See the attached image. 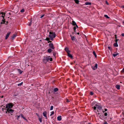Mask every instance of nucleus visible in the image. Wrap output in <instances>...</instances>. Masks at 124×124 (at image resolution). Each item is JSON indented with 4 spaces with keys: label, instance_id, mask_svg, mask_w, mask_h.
Wrapping results in <instances>:
<instances>
[{
    "label": "nucleus",
    "instance_id": "f257e3e1",
    "mask_svg": "<svg viewBox=\"0 0 124 124\" xmlns=\"http://www.w3.org/2000/svg\"><path fill=\"white\" fill-rule=\"evenodd\" d=\"M53 60L52 58H51L50 56L44 57L43 61V62L46 63L47 62L52 61Z\"/></svg>",
    "mask_w": 124,
    "mask_h": 124
},
{
    "label": "nucleus",
    "instance_id": "f03ea898",
    "mask_svg": "<svg viewBox=\"0 0 124 124\" xmlns=\"http://www.w3.org/2000/svg\"><path fill=\"white\" fill-rule=\"evenodd\" d=\"M49 33L50 34L48 35V36L50 38L51 40H53V39L55 37V34L54 33L51 31Z\"/></svg>",
    "mask_w": 124,
    "mask_h": 124
},
{
    "label": "nucleus",
    "instance_id": "7ed1b4c3",
    "mask_svg": "<svg viewBox=\"0 0 124 124\" xmlns=\"http://www.w3.org/2000/svg\"><path fill=\"white\" fill-rule=\"evenodd\" d=\"M13 106L12 103H9L6 105V108L7 109H10L12 108Z\"/></svg>",
    "mask_w": 124,
    "mask_h": 124
},
{
    "label": "nucleus",
    "instance_id": "20e7f679",
    "mask_svg": "<svg viewBox=\"0 0 124 124\" xmlns=\"http://www.w3.org/2000/svg\"><path fill=\"white\" fill-rule=\"evenodd\" d=\"M98 64L97 63L95 64V66H93L91 67L92 68L93 70H95L97 68Z\"/></svg>",
    "mask_w": 124,
    "mask_h": 124
},
{
    "label": "nucleus",
    "instance_id": "39448f33",
    "mask_svg": "<svg viewBox=\"0 0 124 124\" xmlns=\"http://www.w3.org/2000/svg\"><path fill=\"white\" fill-rule=\"evenodd\" d=\"M6 110L9 113H13L14 111V110H13L11 109H7Z\"/></svg>",
    "mask_w": 124,
    "mask_h": 124
},
{
    "label": "nucleus",
    "instance_id": "423d86ee",
    "mask_svg": "<svg viewBox=\"0 0 124 124\" xmlns=\"http://www.w3.org/2000/svg\"><path fill=\"white\" fill-rule=\"evenodd\" d=\"M49 46L50 48L52 49H54V47L53 44V43H51L49 44Z\"/></svg>",
    "mask_w": 124,
    "mask_h": 124
},
{
    "label": "nucleus",
    "instance_id": "0eeeda50",
    "mask_svg": "<svg viewBox=\"0 0 124 124\" xmlns=\"http://www.w3.org/2000/svg\"><path fill=\"white\" fill-rule=\"evenodd\" d=\"M11 33V32H9L6 35V37H5V39H7L8 37H9V36L10 34Z\"/></svg>",
    "mask_w": 124,
    "mask_h": 124
},
{
    "label": "nucleus",
    "instance_id": "6e6552de",
    "mask_svg": "<svg viewBox=\"0 0 124 124\" xmlns=\"http://www.w3.org/2000/svg\"><path fill=\"white\" fill-rule=\"evenodd\" d=\"M43 116L45 117H46V119H47V117L46 116V111H44V112L43 113Z\"/></svg>",
    "mask_w": 124,
    "mask_h": 124
},
{
    "label": "nucleus",
    "instance_id": "1a4fd4ad",
    "mask_svg": "<svg viewBox=\"0 0 124 124\" xmlns=\"http://www.w3.org/2000/svg\"><path fill=\"white\" fill-rule=\"evenodd\" d=\"M65 50L66 52L68 54V53L70 52V51L68 49V48L67 47H66L65 48Z\"/></svg>",
    "mask_w": 124,
    "mask_h": 124
},
{
    "label": "nucleus",
    "instance_id": "9d476101",
    "mask_svg": "<svg viewBox=\"0 0 124 124\" xmlns=\"http://www.w3.org/2000/svg\"><path fill=\"white\" fill-rule=\"evenodd\" d=\"M57 118V120L59 121H60L62 120L61 116H58Z\"/></svg>",
    "mask_w": 124,
    "mask_h": 124
},
{
    "label": "nucleus",
    "instance_id": "9b49d317",
    "mask_svg": "<svg viewBox=\"0 0 124 124\" xmlns=\"http://www.w3.org/2000/svg\"><path fill=\"white\" fill-rule=\"evenodd\" d=\"M96 106H97V108L99 109V110H101V107L100 106L98 105H96Z\"/></svg>",
    "mask_w": 124,
    "mask_h": 124
},
{
    "label": "nucleus",
    "instance_id": "f8f14e48",
    "mask_svg": "<svg viewBox=\"0 0 124 124\" xmlns=\"http://www.w3.org/2000/svg\"><path fill=\"white\" fill-rule=\"evenodd\" d=\"M70 36L71 37V39L72 40H75V38L74 36H72L71 35H70Z\"/></svg>",
    "mask_w": 124,
    "mask_h": 124
},
{
    "label": "nucleus",
    "instance_id": "ddd939ff",
    "mask_svg": "<svg viewBox=\"0 0 124 124\" xmlns=\"http://www.w3.org/2000/svg\"><path fill=\"white\" fill-rule=\"evenodd\" d=\"M85 4L86 5H91V3L90 2H85Z\"/></svg>",
    "mask_w": 124,
    "mask_h": 124
},
{
    "label": "nucleus",
    "instance_id": "4468645a",
    "mask_svg": "<svg viewBox=\"0 0 124 124\" xmlns=\"http://www.w3.org/2000/svg\"><path fill=\"white\" fill-rule=\"evenodd\" d=\"M20 115L22 117L23 119H25L26 121H27V119H26L25 118V117H24V116L22 114H21Z\"/></svg>",
    "mask_w": 124,
    "mask_h": 124
},
{
    "label": "nucleus",
    "instance_id": "2eb2a0df",
    "mask_svg": "<svg viewBox=\"0 0 124 124\" xmlns=\"http://www.w3.org/2000/svg\"><path fill=\"white\" fill-rule=\"evenodd\" d=\"M52 51V50L50 48L49 49L47 50V52L49 53H51Z\"/></svg>",
    "mask_w": 124,
    "mask_h": 124
},
{
    "label": "nucleus",
    "instance_id": "dca6fc26",
    "mask_svg": "<svg viewBox=\"0 0 124 124\" xmlns=\"http://www.w3.org/2000/svg\"><path fill=\"white\" fill-rule=\"evenodd\" d=\"M116 88L118 89H120V86L119 85H117L116 86Z\"/></svg>",
    "mask_w": 124,
    "mask_h": 124
},
{
    "label": "nucleus",
    "instance_id": "f3484780",
    "mask_svg": "<svg viewBox=\"0 0 124 124\" xmlns=\"http://www.w3.org/2000/svg\"><path fill=\"white\" fill-rule=\"evenodd\" d=\"M72 24L73 25L76 26L77 25V24L75 21H72Z\"/></svg>",
    "mask_w": 124,
    "mask_h": 124
},
{
    "label": "nucleus",
    "instance_id": "a211bd4d",
    "mask_svg": "<svg viewBox=\"0 0 124 124\" xmlns=\"http://www.w3.org/2000/svg\"><path fill=\"white\" fill-rule=\"evenodd\" d=\"M17 70L18 71V72L20 74H22V71L20 69H18Z\"/></svg>",
    "mask_w": 124,
    "mask_h": 124
},
{
    "label": "nucleus",
    "instance_id": "6ab92c4d",
    "mask_svg": "<svg viewBox=\"0 0 124 124\" xmlns=\"http://www.w3.org/2000/svg\"><path fill=\"white\" fill-rule=\"evenodd\" d=\"M68 55L69 57H70V58H72L73 56H72L69 53H68Z\"/></svg>",
    "mask_w": 124,
    "mask_h": 124
},
{
    "label": "nucleus",
    "instance_id": "aec40b11",
    "mask_svg": "<svg viewBox=\"0 0 124 124\" xmlns=\"http://www.w3.org/2000/svg\"><path fill=\"white\" fill-rule=\"evenodd\" d=\"M113 45L115 47H117L118 46V45L117 44V42H116Z\"/></svg>",
    "mask_w": 124,
    "mask_h": 124
},
{
    "label": "nucleus",
    "instance_id": "412c9836",
    "mask_svg": "<svg viewBox=\"0 0 124 124\" xmlns=\"http://www.w3.org/2000/svg\"><path fill=\"white\" fill-rule=\"evenodd\" d=\"M5 19L4 18H3V20H2V22H1V24H3L5 22Z\"/></svg>",
    "mask_w": 124,
    "mask_h": 124
},
{
    "label": "nucleus",
    "instance_id": "4be33fe9",
    "mask_svg": "<svg viewBox=\"0 0 124 124\" xmlns=\"http://www.w3.org/2000/svg\"><path fill=\"white\" fill-rule=\"evenodd\" d=\"M74 1L77 4H78L79 3V1L78 0H74Z\"/></svg>",
    "mask_w": 124,
    "mask_h": 124
},
{
    "label": "nucleus",
    "instance_id": "5701e85b",
    "mask_svg": "<svg viewBox=\"0 0 124 124\" xmlns=\"http://www.w3.org/2000/svg\"><path fill=\"white\" fill-rule=\"evenodd\" d=\"M118 53L116 54H113V56L114 57H115L116 56H117L118 55Z\"/></svg>",
    "mask_w": 124,
    "mask_h": 124
},
{
    "label": "nucleus",
    "instance_id": "b1692460",
    "mask_svg": "<svg viewBox=\"0 0 124 124\" xmlns=\"http://www.w3.org/2000/svg\"><path fill=\"white\" fill-rule=\"evenodd\" d=\"M16 34H14L12 37V38L13 39L16 36Z\"/></svg>",
    "mask_w": 124,
    "mask_h": 124
},
{
    "label": "nucleus",
    "instance_id": "393cba45",
    "mask_svg": "<svg viewBox=\"0 0 124 124\" xmlns=\"http://www.w3.org/2000/svg\"><path fill=\"white\" fill-rule=\"evenodd\" d=\"M23 84V82H22L18 84L17 85L18 86H20L22 85Z\"/></svg>",
    "mask_w": 124,
    "mask_h": 124
},
{
    "label": "nucleus",
    "instance_id": "a878e982",
    "mask_svg": "<svg viewBox=\"0 0 124 124\" xmlns=\"http://www.w3.org/2000/svg\"><path fill=\"white\" fill-rule=\"evenodd\" d=\"M93 54L94 55L95 57H97V55L94 51H93Z\"/></svg>",
    "mask_w": 124,
    "mask_h": 124
},
{
    "label": "nucleus",
    "instance_id": "bb28decb",
    "mask_svg": "<svg viewBox=\"0 0 124 124\" xmlns=\"http://www.w3.org/2000/svg\"><path fill=\"white\" fill-rule=\"evenodd\" d=\"M58 89L57 88H56L54 89V92H56L58 91Z\"/></svg>",
    "mask_w": 124,
    "mask_h": 124
},
{
    "label": "nucleus",
    "instance_id": "cd10ccee",
    "mask_svg": "<svg viewBox=\"0 0 124 124\" xmlns=\"http://www.w3.org/2000/svg\"><path fill=\"white\" fill-rule=\"evenodd\" d=\"M104 16L106 17L107 18H109V17L108 16L106 15H104Z\"/></svg>",
    "mask_w": 124,
    "mask_h": 124
},
{
    "label": "nucleus",
    "instance_id": "c85d7f7f",
    "mask_svg": "<svg viewBox=\"0 0 124 124\" xmlns=\"http://www.w3.org/2000/svg\"><path fill=\"white\" fill-rule=\"evenodd\" d=\"M39 119L40 123H41L42 122V119L41 118L39 117Z\"/></svg>",
    "mask_w": 124,
    "mask_h": 124
},
{
    "label": "nucleus",
    "instance_id": "c756f323",
    "mask_svg": "<svg viewBox=\"0 0 124 124\" xmlns=\"http://www.w3.org/2000/svg\"><path fill=\"white\" fill-rule=\"evenodd\" d=\"M53 108H54V107L53 106H51L50 107V110H52L53 109Z\"/></svg>",
    "mask_w": 124,
    "mask_h": 124
},
{
    "label": "nucleus",
    "instance_id": "7c9ffc66",
    "mask_svg": "<svg viewBox=\"0 0 124 124\" xmlns=\"http://www.w3.org/2000/svg\"><path fill=\"white\" fill-rule=\"evenodd\" d=\"M24 9L23 8L21 10L20 12H21L23 13V12H24Z\"/></svg>",
    "mask_w": 124,
    "mask_h": 124
},
{
    "label": "nucleus",
    "instance_id": "2f4dec72",
    "mask_svg": "<svg viewBox=\"0 0 124 124\" xmlns=\"http://www.w3.org/2000/svg\"><path fill=\"white\" fill-rule=\"evenodd\" d=\"M51 113L50 115V116H52L54 114V111H53Z\"/></svg>",
    "mask_w": 124,
    "mask_h": 124
},
{
    "label": "nucleus",
    "instance_id": "473e14b6",
    "mask_svg": "<svg viewBox=\"0 0 124 124\" xmlns=\"http://www.w3.org/2000/svg\"><path fill=\"white\" fill-rule=\"evenodd\" d=\"M93 93L92 92H90V94L91 95H93Z\"/></svg>",
    "mask_w": 124,
    "mask_h": 124
},
{
    "label": "nucleus",
    "instance_id": "72a5a7b5",
    "mask_svg": "<svg viewBox=\"0 0 124 124\" xmlns=\"http://www.w3.org/2000/svg\"><path fill=\"white\" fill-rule=\"evenodd\" d=\"M49 38H46V39H45L47 41H49Z\"/></svg>",
    "mask_w": 124,
    "mask_h": 124
},
{
    "label": "nucleus",
    "instance_id": "f704fd0d",
    "mask_svg": "<svg viewBox=\"0 0 124 124\" xmlns=\"http://www.w3.org/2000/svg\"><path fill=\"white\" fill-rule=\"evenodd\" d=\"M1 14H2V15H4V16H5V13L2 12L1 13Z\"/></svg>",
    "mask_w": 124,
    "mask_h": 124
},
{
    "label": "nucleus",
    "instance_id": "c9c22d12",
    "mask_svg": "<svg viewBox=\"0 0 124 124\" xmlns=\"http://www.w3.org/2000/svg\"><path fill=\"white\" fill-rule=\"evenodd\" d=\"M105 3H106L107 5H109V3H108V1H107V0H106L105 1Z\"/></svg>",
    "mask_w": 124,
    "mask_h": 124
},
{
    "label": "nucleus",
    "instance_id": "e433bc0d",
    "mask_svg": "<svg viewBox=\"0 0 124 124\" xmlns=\"http://www.w3.org/2000/svg\"><path fill=\"white\" fill-rule=\"evenodd\" d=\"M53 55L54 56H55L56 55V53L54 52H53Z\"/></svg>",
    "mask_w": 124,
    "mask_h": 124
},
{
    "label": "nucleus",
    "instance_id": "4c0bfd02",
    "mask_svg": "<svg viewBox=\"0 0 124 124\" xmlns=\"http://www.w3.org/2000/svg\"><path fill=\"white\" fill-rule=\"evenodd\" d=\"M96 108H97V106L96 107L94 106L93 107V108L94 110H95L96 109Z\"/></svg>",
    "mask_w": 124,
    "mask_h": 124
},
{
    "label": "nucleus",
    "instance_id": "58836bf2",
    "mask_svg": "<svg viewBox=\"0 0 124 124\" xmlns=\"http://www.w3.org/2000/svg\"><path fill=\"white\" fill-rule=\"evenodd\" d=\"M108 49H109V50H111V47L108 46Z\"/></svg>",
    "mask_w": 124,
    "mask_h": 124
},
{
    "label": "nucleus",
    "instance_id": "ea45409f",
    "mask_svg": "<svg viewBox=\"0 0 124 124\" xmlns=\"http://www.w3.org/2000/svg\"><path fill=\"white\" fill-rule=\"evenodd\" d=\"M107 113L106 112L105 113V114H104V116H107Z\"/></svg>",
    "mask_w": 124,
    "mask_h": 124
},
{
    "label": "nucleus",
    "instance_id": "a19ab883",
    "mask_svg": "<svg viewBox=\"0 0 124 124\" xmlns=\"http://www.w3.org/2000/svg\"><path fill=\"white\" fill-rule=\"evenodd\" d=\"M118 40H119L118 39H116V40H115L116 42H117V41Z\"/></svg>",
    "mask_w": 124,
    "mask_h": 124
},
{
    "label": "nucleus",
    "instance_id": "79ce46f5",
    "mask_svg": "<svg viewBox=\"0 0 124 124\" xmlns=\"http://www.w3.org/2000/svg\"><path fill=\"white\" fill-rule=\"evenodd\" d=\"M121 35L122 36L124 37V33H122L121 34Z\"/></svg>",
    "mask_w": 124,
    "mask_h": 124
},
{
    "label": "nucleus",
    "instance_id": "37998d69",
    "mask_svg": "<svg viewBox=\"0 0 124 124\" xmlns=\"http://www.w3.org/2000/svg\"><path fill=\"white\" fill-rule=\"evenodd\" d=\"M44 16V15H42V16H41V17H40V18H42Z\"/></svg>",
    "mask_w": 124,
    "mask_h": 124
},
{
    "label": "nucleus",
    "instance_id": "c03bdc74",
    "mask_svg": "<svg viewBox=\"0 0 124 124\" xmlns=\"http://www.w3.org/2000/svg\"><path fill=\"white\" fill-rule=\"evenodd\" d=\"M104 124H108L106 122H105L104 123Z\"/></svg>",
    "mask_w": 124,
    "mask_h": 124
},
{
    "label": "nucleus",
    "instance_id": "a18cd8bd",
    "mask_svg": "<svg viewBox=\"0 0 124 124\" xmlns=\"http://www.w3.org/2000/svg\"><path fill=\"white\" fill-rule=\"evenodd\" d=\"M122 72H124V68H123V69L122 70Z\"/></svg>",
    "mask_w": 124,
    "mask_h": 124
},
{
    "label": "nucleus",
    "instance_id": "49530a36",
    "mask_svg": "<svg viewBox=\"0 0 124 124\" xmlns=\"http://www.w3.org/2000/svg\"><path fill=\"white\" fill-rule=\"evenodd\" d=\"M31 22H30V23L29 24V26H30L31 25Z\"/></svg>",
    "mask_w": 124,
    "mask_h": 124
},
{
    "label": "nucleus",
    "instance_id": "de8ad7c7",
    "mask_svg": "<svg viewBox=\"0 0 124 124\" xmlns=\"http://www.w3.org/2000/svg\"><path fill=\"white\" fill-rule=\"evenodd\" d=\"M73 29L74 30H76V26H75L74 28H73Z\"/></svg>",
    "mask_w": 124,
    "mask_h": 124
},
{
    "label": "nucleus",
    "instance_id": "09e8293b",
    "mask_svg": "<svg viewBox=\"0 0 124 124\" xmlns=\"http://www.w3.org/2000/svg\"><path fill=\"white\" fill-rule=\"evenodd\" d=\"M66 101L67 102H69V101L68 99H67Z\"/></svg>",
    "mask_w": 124,
    "mask_h": 124
},
{
    "label": "nucleus",
    "instance_id": "8fccbe9b",
    "mask_svg": "<svg viewBox=\"0 0 124 124\" xmlns=\"http://www.w3.org/2000/svg\"><path fill=\"white\" fill-rule=\"evenodd\" d=\"M48 41V43H49V42H52V41Z\"/></svg>",
    "mask_w": 124,
    "mask_h": 124
},
{
    "label": "nucleus",
    "instance_id": "3c124183",
    "mask_svg": "<svg viewBox=\"0 0 124 124\" xmlns=\"http://www.w3.org/2000/svg\"><path fill=\"white\" fill-rule=\"evenodd\" d=\"M4 16H4V15H2V17L3 18H4Z\"/></svg>",
    "mask_w": 124,
    "mask_h": 124
},
{
    "label": "nucleus",
    "instance_id": "603ef678",
    "mask_svg": "<svg viewBox=\"0 0 124 124\" xmlns=\"http://www.w3.org/2000/svg\"><path fill=\"white\" fill-rule=\"evenodd\" d=\"M122 119L123 120V121H124V118H122Z\"/></svg>",
    "mask_w": 124,
    "mask_h": 124
},
{
    "label": "nucleus",
    "instance_id": "864d4df0",
    "mask_svg": "<svg viewBox=\"0 0 124 124\" xmlns=\"http://www.w3.org/2000/svg\"><path fill=\"white\" fill-rule=\"evenodd\" d=\"M115 38L116 39V38H117V37H116V35H115Z\"/></svg>",
    "mask_w": 124,
    "mask_h": 124
},
{
    "label": "nucleus",
    "instance_id": "5fc2aeb1",
    "mask_svg": "<svg viewBox=\"0 0 124 124\" xmlns=\"http://www.w3.org/2000/svg\"><path fill=\"white\" fill-rule=\"evenodd\" d=\"M105 111H107V109H105Z\"/></svg>",
    "mask_w": 124,
    "mask_h": 124
},
{
    "label": "nucleus",
    "instance_id": "6e6d98bb",
    "mask_svg": "<svg viewBox=\"0 0 124 124\" xmlns=\"http://www.w3.org/2000/svg\"><path fill=\"white\" fill-rule=\"evenodd\" d=\"M122 114H123V116H124V112H123Z\"/></svg>",
    "mask_w": 124,
    "mask_h": 124
},
{
    "label": "nucleus",
    "instance_id": "4d7b16f0",
    "mask_svg": "<svg viewBox=\"0 0 124 124\" xmlns=\"http://www.w3.org/2000/svg\"><path fill=\"white\" fill-rule=\"evenodd\" d=\"M76 27L77 28H78V25H77V24L76 25Z\"/></svg>",
    "mask_w": 124,
    "mask_h": 124
},
{
    "label": "nucleus",
    "instance_id": "13d9d810",
    "mask_svg": "<svg viewBox=\"0 0 124 124\" xmlns=\"http://www.w3.org/2000/svg\"><path fill=\"white\" fill-rule=\"evenodd\" d=\"M77 34H78V35H79V32H78L77 33Z\"/></svg>",
    "mask_w": 124,
    "mask_h": 124
},
{
    "label": "nucleus",
    "instance_id": "bf43d9fd",
    "mask_svg": "<svg viewBox=\"0 0 124 124\" xmlns=\"http://www.w3.org/2000/svg\"><path fill=\"white\" fill-rule=\"evenodd\" d=\"M1 98H3V96H1Z\"/></svg>",
    "mask_w": 124,
    "mask_h": 124
},
{
    "label": "nucleus",
    "instance_id": "052dcab7",
    "mask_svg": "<svg viewBox=\"0 0 124 124\" xmlns=\"http://www.w3.org/2000/svg\"><path fill=\"white\" fill-rule=\"evenodd\" d=\"M122 8H124V6H122Z\"/></svg>",
    "mask_w": 124,
    "mask_h": 124
},
{
    "label": "nucleus",
    "instance_id": "680f3d73",
    "mask_svg": "<svg viewBox=\"0 0 124 124\" xmlns=\"http://www.w3.org/2000/svg\"><path fill=\"white\" fill-rule=\"evenodd\" d=\"M19 116H17V117H18V118H19Z\"/></svg>",
    "mask_w": 124,
    "mask_h": 124
},
{
    "label": "nucleus",
    "instance_id": "e2e57ef3",
    "mask_svg": "<svg viewBox=\"0 0 124 124\" xmlns=\"http://www.w3.org/2000/svg\"><path fill=\"white\" fill-rule=\"evenodd\" d=\"M74 30V31L76 32V30Z\"/></svg>",
    "mask_w": 124,
    "mask_h": 124
},
{
    "label": "nucleus",
    "instance_id": "0e129e2a",
    "mask_svg": "<svg viewBox=\"0 0 124 124\" xmlns=\"http://www.w3.org/2000/svg\"><path fill=\"white\" fill-rule=\"evenodd\" d=\"M103 111V113H104V112H105V111H103H103Z\"/></svg>",
    "mask_w": 124,
    "mask_h": 124
},
{
    "label": "nucleus",
    "instance_id": "69168bd1",
    "mask_svg": "<svg viewBox=\"0 0 124 124\" xmlns=\"http://www.w3.org/2000/svg\"><path fill=\"white\" fill-rule=\"evenodd\" d=\"M7 112H8L7 111H6V113H7Z\"/></svg>",
    "mask_w": 124,
    "mask_h": 124
},
{
    "label": "nucleus",
    "instance_id": "338daca9",
    "mask_svg": "<svg viewBox=\"0 0 124 124\" xmlns=\"http://www.w3.org/2000/svg\"><path fill=\"white\" fill-rule=\"evenodd\" d=\"M123 23L124 24V21L123 22Z\"/></svg>",
    "mask_w": 124,
    "mask_h": 124
},
{
    "label": "nucleus",
    "instance_id": "774afa93",
    "mask_svg": "<svg viewBox=\"0 0 124 124\" xmlns=\"http://www.w3.org/2000/svg\"><path fill=\"white\" fill-rule=\"evenodd\" d=\"M88 124H91L90 123H88Z\"/></svg>",
    "mask_w": 124,
    "mask_h": 124
}]
</instances>
